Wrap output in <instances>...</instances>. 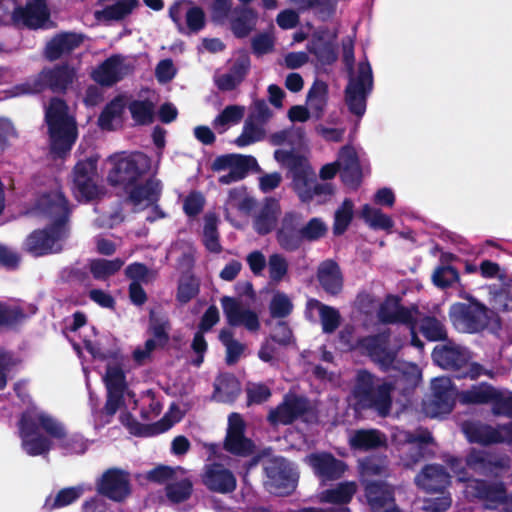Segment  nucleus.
<instances>
[{"label":"nucleus","mask_w":512,"mask_h":512,"mask_svg":"<svg viewBox=\"0 0 512 512\" xmlns=\"http://www.w3.org/2000/svg\"><path fill=\"white\" fill-rule=\"evenodd\" d=\"M274 159L287 169L286 177L302 203H309L315 196L330 197L335 193L331 183H317L315 172L308 159L293 150L277 149Z\"/></svg>","instance_id":"nucleus-1"},{"label":"nucleus","mask_w":512,"mask_h":512,"mask_svg":"<svg viewBox=\"0 0 512 512\" xmlns=\"http://www.w3.org/2000/svg\"><path fill=\"white\" fill-rule=\"evenodd\" d=\"M69 110L67 102L57 96L51 97L44 109L50 152L54 158H66L78 139L77 120Z\"/></svg>","instance_id":"nucleus-2"},{"label":"nucleus","mask_w":512,"mask_h":512,"mask_svg":"<svg viewBox=\"0 0 512 512\" xmlns=\"http://www.w3.org/2000/svg\"><path fill=\"white\" fill-rule=\"evenodd\" d=\"M395 385L366 369L357 371L351 396L356 411H371L380 417L390 415Z\"/></svg>","instance_id":"nucleus-3"},{"label":"nucleus","mask_w":512,"mask_h":512,"mask_svg":"<svg viewBox=\"0 0 512 512\" xmlns=\"http://www.w3.org/2000/svg\"><path fill=\"white\" fill-rule=\"evenodd\" d=\"M77 78L76 69L68 64L59 63L44 67L39 73L27 78L12 88V95L19 97L37 95L49 90L56 95H65Z\"/></svg>","instance_id":"nucleus-4"},{"label":"nucleus","mask_w":512,"mask_h":512,"mask_svg":"<svg viewBox=\"0 0 512 512\" xmlns=\"http://www.w3.org/2000/svg\"><path fill=\"white\" fill-rule=\"evenodd\" d=\"M467 303H454L449 310L452 323L463 332L474 334L484 331L493 320L500 328V318L484 303L472 295H467Z\"/></svg>","instance_id":"nucleus-5"},{"label":"nucleus","mask_w":512,"mask_h":512,"mask_svg":"<svg viewBox=\"0 0 512 512\" xmlns=\"http://www.w3.org/2000/svg\"><path fill=\"white\" fill-rule=\"evenodd\" d=\"M373 89V74L368 62L359 63L358 74L351 77L345 88V103L351 114L358 118L366 112L367 98Z\"/></svg>","instance_id":"nucleus-6"},{"label":"nucleus","mask_w":512,"mask_h":512,"mask_svg":"<svg viewBox=\"0 0 512 512\" xmlns=\"http://www.w3.org/2000/svg\"><path fill=\"white\" fill-rule=\"evenodd\" d=\"M309 416H316L310 400L302 395L288 393L281 403L269 411L267 420L272 426L291 425L300 418L309 422Z\"/></svg>","instance_id":"nucleus-7"},{"label":"nucleus","mask_w":512,"mask_h":512,"mask_svg":"<svg viewBox=\"0 0 512 512\" xmlns=\"http://www.w3.org/2000/svg\"><path fill=\"white\" fill-rule=\"evenodd\" d=\"M265 487L271 494L286 496L291 494L297 485L298 474L290 461L284 457H275L267 461Z\"/></svg>","instance_id":"nucleus-8"},{"label":"nucleus","mask_w":512,"mask_h":512,"mask_svg":"<svg viewBox=\"0 0 512 512\" xmlns=\"http://www.w3.org/2000/svg\"><path fill=\"white\" fill-rule=\"evenodd\" d=\"M148 169L147 159L142 155L119 158L109 171L107 180L113 187L126 191L135 182L142 180Z\"/></svg>","instance_id":"nucleus-9"},{"label":"nucleus","mask_w":512,"mask_h":512,"mask_svg":"<svg viewBox=\"0 0 512 512\" xmlns=\"http://www.w3.org/2000/svg\"><path fill=\"white\" fill-rule=\"evenodd\" d=\"M98 160V155L79 160L72 171L73 189L86 202L96 199L99 193L96 183Z\"/></svg>","instance_id":"nucleus-10"},{"label":"nucleus","mask_w":512,"mask_h":512,"mask_svg":"<svg viewBox=\"0 0 512 512\" xmlns=\"http://www.w3.org/2000/svg\"><path fill=\"white\" fill-rule=\"evenodd\" d=\"M432 442L433 437L427 430L421 433L405 432L403 443L399 448L403 466L412 469L421 461L431 457L433 451L429 445Z\"/></svg>","instance_id":"nucleus-11"},{"label":"nucleus","mask_w":512,"mask_h":512,"mask_svg":"<svg viewBox=\"0 0 512 512\" xmlns=\"http://www.w3.org/2000/svg\"><path fill=\"white\" fill-rule=\"evenodd\" d=\"M391 333L390 330H384L374 335H368L358 338V345L372 361L387 371L397 357V352L389 348Z\"/></svg>","instance_id":"nucleus-12"},{"label":"nucleus","mask_w":512,"mask_h":512,"mask_svg":"<svg viewBox=\"0 0 512 512\" xmlns=\"http://www.w3.org/2000/svg\"><path fill=\"white\" fill-rule=\"evenodd\" d=\"M96 489L100 495L122 502L131 494L130 474L120 468H109L97 480Z\"/></svg>","instance_id":"nucleus-13"},{"label":"nucleus","mask_w":512,"mask_h":512,"mask_svg":"<svg viewBox=\"0 0 512 512\" xmlns=\"http://www.w3.org/2000/svg\"><path fill=\"white\" fill-rule=\"evenodd\" d=\"M467 488L472 497L483 502L485 509L496 510L505 504L506 485L502 481H488L485 479H471Z\"/></svg>","instance_id":"nucleus-14"},{"label":"nucleus","mask_w":512,"mask_h":512,"mask_svg":"<svg viewBox=\"0 0 512 512\" xmlns=\"http://www.w3.org/2000/svg\"><path fill=\"white\" fill-rule=\"evenodd\" d=\"M306 463L322 482L340 479L347 470V464L330 452H314L306 456Z\"/></svg>","instance_id":"nucleus-15"},{"label":"nucleus","mask_w":512,"mask_h":512,"mask_svg":"<svg viewBox=\"0 0 512 512\" xmlns=\"http://www.w3.org/2000/svg\"><path fill=\"white\" fill-rule=\"evenodd\" d=\"M223 313L227 323L231 327L244 326L250 332H256L260 329V321L256 312L243 308L241 303L230 296L221 298Z\"/></svg>","instance_id":"nucleus-16"},{"label":"nucleus","mask_w":512,"mask_h":512,"mask_svg":"<svg viewBox=\"0 0 512 512\" xmlns=\"http://www.w3.org/2000/svg\"><path fill=\"white\" fill-rule=\"evenodd\" d=\"M39 206L44 214L53 219L55 229L69 232L68 221L70 217L69 202L61 192H51L43 195L39 200Z\"/></svg>","instance_id":"nucleus-17"},{"label":"nucleus","mask_w":512,"mask_h":512,"mask_svg":"<svg viewBox=\"0 0 512 512\" xmlns=\"http://www.w3.org/2000/svg\"><path fill=\"white\" fill-rule=\"evenodd\" d=\"M68 232L55 229L48 225L44 229H37L31 232L25 240L26 250L34 256H43L53 252L54 245L66 238Z\"/></svg>","instance_id":"nucleus-18"},{"label":"nucleus","mask_w":512,"mask_h":512,"mask_svg":"<svg viewBox=\"0 0 512 512\" xmlns=\"http://www.w3.org/2000/svg\"><path fill=\"white\" fill-rule=\"evenodd\" d=\"M364 497L370 512H378L382 508L396 502L395 486L384 480H365L362 482Z\"/></svg>","instance_id":"nucleus-19"},{"label":"nucleus","mask_w":512,"mask_h":512,"mask_svg":"<svg viewBox=\"0 0 512 512\" xmlns=\"http://www.w3.org/2000/svg\"><path fill=\"white\" fill-rule=\"evenodd\" d=\"M202 482L208 490L221 494L232 493L237 487L235 475L221 463L206 465Z\"/></svg>","instance_id":"nucleus-20"},{"label":"nucleus","mask_w":512,"mask_h":512,"mask_svg":"<svg viewBox=\"0 0 512 512\" xmlns=\"http://www.w3.org/2000/svg\"><path fill=\"white\" fill-rule=\"evenodd\" d=\"M431 389L432 398L429 404L431 415L449 414L455 405V390L452 387L451 379L448 377L435 378L432 381Z\"/></svg>","instance_id":"nucleus-21"},{"label":"nucleus","mask_w":512,"mask_h":512,"mask_svg":"<svg viewBox=\"0 0 512 512\" xmlns=\"http://www.w3.org/2000/svg\"><path fill=\"white\" fill-rule=\"evenodd\" d=\"M49 16L46 0H27L25 7H17L12 13L15 23H21L30 29L42 28Z\"/></svg>","instance_id":"nucleus-22"},{"label":"nucleus","mask_w":512,"mask_h":512,"mask_svg":"<svg viewBox=\"0 0 512 512\" xmlns=\"http://www.w3.org/2000/svg\"><path fill=\"white\" fill-rule=\"evenodd\" d=\"M84 42V35L76 32H60L46 44L44 55L49 61H56L70 55Z\"/></svg>","instance_id":"nucleus-23"},{"label":"nucleus","mask_w":512,"mask_h":512,"mask_svg":"<svg viewBox=\"0 0 512 512\" xmlns=\"http://www.w3.org/2000/svg\"><path fill=\"white\" fill-rule=\"evenodd\" d=\"M126 68L123 57L114 54L98 65L91 73V77L101 86L111 87L124 78L127 74Z\"/></svg>","instance_id":"nucleus-24"},{"label":"nucleus","mask_w":512,"mask_h":512,"mask_svg":"<svg viewBox=\"0 0 512 512\" xmlns=\"http://www.w3.org/2000/svg\"><path fill=\"white\" fill-rule=\"evenodd\" d=\"M276 239L280 247L288 252H294L301 247L303 238L299 217L296 213H285L281 221V226L277 230Z\"/></svg>","instance_id":"nucleus-25"},{"label":"nucleus","mask_w":512,"mask_h":512,"mask_svg":"<svg viewBox=\"0 0 512 512\" xmlns=\"http://www.w3.org/2000/svg\"><path fill=\"white\" fill-rule=\"evenodd\" d=\"M450 475L439 464H428L415 477V483L428 493L443 492L450 485Z\"/></svg>","instance_id":"nucleus-26"},{"label":"nucleus","mask_w":512,"mask_h":512,"mask_svg":"<svg viewBox=\"0 0 512 512\" xmlns=\"http://www.w3.org/2000/svg\"><path fill=\"white\" fill-rule=\"evenodd\" d=\"M434 362L443 369L450 370L454 374L460 373L469 362L470 356L466 349L460 346L436 347L432 352Z\"/></svg>","instance_id":"nucleus-27"},{"label":"nucleus","mask_w":512,"mask_h":512,"mask_svg":"<svg viewBox=\"0 0 512 512\" xmlns=\"http://www.w3.org/2000/svg\"><path fill=\"white\" fill-rule=\"evenodd\" d=\"M462 431L468 442L490 446L503 443V434L497 427L480 421H466L462 424Z\"/></svg>","instance_id":"nucleus-28"},{"label":"nucleus","mask_w":512,"mask_h":512,"mask_svg":"<svg viewBox=\"0 0 512 512\" xmlns=\"http://www.w3.org/2000/svg\"><path fill=\"white\" fill-rule=\"evenodd\" d=\"M317 281L326 294L339 295L343 290V274L339 264L332 259L322 261L316 273Z\"/></svg>","instance_id":"nucleus-29"},{"label":"nucleus","mask_w":512,"mask_h":512,"mask_svg":"<svg viewBox=\"0 0 512 512\" xmlns=\"http://www.w3.org/2000/svg\"><path fill=\"white\" fill-rule=\"evenodd\" d=\"M124 192L134 206L140 205L143 201H147L148 205H155L161 197L162 184L158 179L148 178L144 182H135Z\"/></svg>","instance_id":"nucleus-30"},{"label":"nucleus","mask_w":512,"mask_h":512,"mask_svg":"<svg viewBox=\"0 0 512 512\" xmlns=\"http://www.w3.org/2000/svg\"><path fill=\"white\" fill-rule=\"evenodd\" d=\"M230 30L238 39L246 38L256 29L258 13L248 6H236L229 18Z\"/></svg>","instance_id":"nucleus-31"},{"label":"nucleus","mask_w":512,"mask_h":512,"mask_svg":"<svg viewBox=\"0 0 512 512\" xmlns=\"http://www.w3.org/2000/svg\"><path fill=\"white\" fill-rule=\"evenodd\" d=\"M171 322L167 315L149 312L147 333L151 336L156 349H165L170 341Z\"/></svg>","instance_id":"nucleus-32"},{"label":"nucleus","mask_w":512,"mask_h":512,"mask_svg":"<svg viewBox=\"0 0 512 512\" xmlns=\"http://www.w3.org/2000/svg\"><path fill=\"white\" fill-rule=\"evenodd\" d=\"M343 165L340 168L342 182L353 189H357L362 181V170L356 153L348 147L342 149Z\"/></svg>","instance_id":"nucleus-33"},{"label":"nucleus","mask_w":512,"mask_h":512,"mask_svg":"<svg viewBox=\"0 0 512 512\" xmlns=\"http://www.w3.org/2000/svg\"><path fill=\"white\" fill-rule=\"evenodd\" d=\"M279 212V201L273 197L266 198L262 208L254 219V230L259 235L269 234L277 223Z\"/></svg>","instance_id":"nucleus-34"},{"label":"nucleus","mask_w":512,"mask_h":512,"mask_svg":"<svg viewBox=\"0 0 512 512\" xmlns=\"http://www.w3.org/2000/svg\"><path fill=\"white\" fill-rule=\"evenodd\" d=\"M306 310L307 313L312 310H318L322 331L325 334L334 333L341 324L340 312L332 306L323 304L318 299H308L306 303Z\"/></svg>","instance_id":"nucleus-35"},{"label":"nucleus","mask_w":512,"mask_h":512,"mask_svg":"<svg viewBox=\"0 0 512 512\" xmlns=\"http://www.w3.org/2000/svg\"><path fill=\"white\" fill-rule=\"evenodd\" d=\"M119 419L121 424L128 429L129 433L137 437L157 435L170 427V424H164V419L153 424L140 423L129 411L122 412Z\"/></svg>","instance_id":"nucleus-36"},{"label":"nucleus","mask_w":512,"mask_h":512,"mask_svg":"<svg viewBox=\"0 0 512 512\" xmlns=\"http://www.w3.org/2000/svg\"><path fill=\"white\" fill-rule=\"evenodd\" d=\"M350 447L357 451H369L386 445L385 434L377 429H359L349 440Z\"/></svg>","instance_id":"nucleus-37"},{"label":"nucleus","mask_w":512,"mask_h":512,"mask_svg":"<svg viewBox=\"0 0 512 512\" xmlns=\"http://www.w3.org/2000/svg\"><path fill=\"white\" fill-rule=\"evenodd\" d=\"M240 392V382L232 373H222L214 382V396L221 402H234Z\"/></svg>","instance_id":"nucleus-38"},{"label":"nucleus","mask_w":512,"mask_h":512,"mask_svg":"<svg viewBox=\"0 0 512 512\" xmlns=\"http://www.w3.org/2000/svg\"><path fill=\"white\" fill-rule=\"evenodd\" d=\"M497 388L488 382L472 385L469 389L460 393L461 402L464 404L484 405L493 402Z\"/></svg>","instance_id":"nucleus-39"},{"label":"nucleus","mask_w":512,"mask_h":512,"mask_svg":"<svg viewBox=\"0 0 512 512\" xmlns=\"http://www.w3.org/2000/svg\"><path fill=\"white\" fill-rule=\"evenodd\" d=\"M307 108L316 120H320L328 102V86L325 82H315L307 93Z\"/></svg>","instance_id":"nucleus-40"},{"label":"nucleus","mask_w":512,"mask_h":512,"mask_svg":"<svg viewBox=\"0 0 512 512\" xmlns=\"http://www.w3.org/2000/svg\"><path fill=\"white\" fill-rule=\"evenodd\" d=\"M124 265V260L115 258H95L89 261V271L95 280L106 281L118 273Z\"/></svg>","instance_id":"nucleus-41"},{"label":"nucleus","mask_w":512,"mask_h":512,"mask_svg":"<svg viewBox=\"0 0 512 512\" xmlns=\"http://www.w3.org/2000/svg\"><path fill=\"white\" fill-rule=\"evenodd\" d=\"M308 51L323 65H331L338 59L336 45L322 36L314 37L308 44Z\"/></svg>","instance_id":"nucleus-42"},{"label":"nucleus","mask_w":512,"mask_h":512,"mask_svg":"<svg viewBox=\"0 0 512 512\" xmlns=\"http://www.w3.org/2000/svg\"><path fill=\"white\" fill-rule=\"evenodd\" d=\"M219 219L215 213H208L204 217L203 244L212 253L222 252L218 232Z\"/></svg>","instance_id":"nucleus-43"},{"label":"nucleus","mask_w":512,"mask_h":512,"mask_svg":"<svg viewBox=\"0 0 512 512\" xmlns=\"http://www.w3.org/2000/svg\"><path fill=\"white\" fill-rule=\"evenodd\" d=\"M128 110L136 125L145 126L154 121L155 104L149 99L130 101Z\"/></svg>","instance_id":"nucleus-44"},{"label":"nucleus","mask_w":512,"mask_h":512,"mask_svg":"<svg viewBox=\"0 0 512 512\" xmlns=\"http://www.w3.org/2000/svg\"><path fill=\"white\" fill-rule=\"evenodd\" d=\"M356 489L357 487L354 482H342L335 488L323 491L321 500L326 503L345 505L352 500Z\"/></svg>","instance_id":"nucleus-45"},{"label":"nucleus","mask_w":512,"mask_h":512,"mask_svg":"<svg viewBox=\"0 0 512 512\" xmlns=\"http://www.w3.org/2000/svg\"><path fill=\"white\" fill-rule=\"evenodd\" d=\"M255 445L245 434L226 435L223 449L232 455L248 457L254 453Z\"/></svg>","instance_id":"nucleus-46"},{"label":"nucleus","mask_w":512,"mask_h":512,"mask_svg":"<svg viewBox=\"0 0 512 512\" xmlns=\"http://www.w3.org/2000/svg\"><path fill=\"white\" fill-rule=\"evenodd\" d=\"M125 109V103L121 96H116L108 102L98 117V126L102 130H112L113 121L122 116Z\"/></svg>","instance_id":"nucleus-47"},{"label":"nucleus","mask_w":512,"mask_h":512,"mask_svg":"<svg viewBox=\"0 0 512 512\" xmlns=\"http://www.w3.org/2000/svg\"><path fill=\"white\" fill-rule=\"evenodd\" d=\"M301 11L315 9L318 17L327 21L336 12L338 0H293Z\"/></svg>","instance_id":"nucleus-48"},{"label":"nucleus","mask_w":512,"mask_h":512,"mask_svg":"<svg viewBox=\"0 0 512 512\" xmlns=\"http://www.w3.org/2000/svg\"><path fill=\"white\" fill-rule=\"evenodd\" d=\"M193 492V483L189 478L174 480L165 486L167 499L174 504H180L187 501Z\"/></svg>","instance_id":"nucleus-49"},{"label":"nucleus","mask_w":512,"mask_h":512,"mask_svg":"<svg viewBox=\"0 0 512 512\" xmlns=\"http://www.w3.org/2000/svg\"><path fill=\"white\" fill-rule=\"evenodd\" d=\"M361 217L374 230L390 231L394 222L392 218L384 214L380 209L365 204L361 210Z\"/></svg>","instance_id":"nucleus-50"},{"label":"nucleus","mask_w":512,"mask_h":512,"mask_svg":"<svg viewBox=\"0 0 512 512\" xmlns=\"http://www.w3.org/2000/svg\"><path fill=\"white\" fill-rule=\"evenodd\" d=\"M354 203L350 198H345L334 214L333 234L343 235L353 220Z\"/></svg>","instance_id":"nucleus-51"},{"label":"nucleus","mask_w":512,"mask_h":512,"mask_svg":"<svg viewBox=\"0 0 512 512\" xmlns=\"http://www.w3.org/2000/svg\"><path fill=\"white\" fill-rule=\"evenodd\" d=\"M419 329L428 341H444L447 339L445 325L435 316L422 318Z\"/></svg>","instance_id":"nucleus-52"},{"label":"nucleus","mask_w":512,"mask_h":512,"mask_svg":"<svg viewBox=\"0 0 512 512\" xmlns=\"http://www.w3.org/2000/svg\"><path fill=\"white\" fill-rule=\"evenodd\" d=\"M26 319L23 308L0 302V330L11 329Z\"/></svg>","instance_id":"nucleus-53"},{"label":"nucleus","mask_w":512,"mask_h":512,"mask_svg":"<svg viewBox=\"0 0 512 512\" xmlns=\"http://www.w3.org/2000/svg\"><path fill=\"white\" fill-rule=\"evenodd\" d=\"M178 471L184 472L180 466L171 467L168 465L160 464L147 471L145 479L151 483L166 486L171 481L176 480Z\"/></svg>","instance_id":"nucleus-54"},{"label":"nucleus","mask_w":512,"mask_h":512,"mask_svg":"<svg viewBox=\"0 0 512 512\" xmlns=\"http://www.w3.org/2000/svg\"><path fill=\"white\" fill-rule=\"evenodd\" d=\"M264 129L251 119H246L242 133L235 139L234 143L238 147H246L264 138Z\"/></svg>","instance_id":"nucleus-55"},{"label":"nucleus","mask_w":512,"mask_h":512,"mask_svg":"<svg viewBox=\"0 0 512 512\" xmlns=\"http://www.w3.org/2000/svg\"><path fill=\"white\" fill-rule=\"evenodd\" d=\"M22 448L30 456L47 454L51 449V441L43 435L22 437Z\"/></svg>","instance_id":"nucleus-56"},{"label":"nucleus","mask_w":512,"mask_h":512,"mask_svg":"<svg viewBox=\"0 0 512 512\" xmlns=\"http://www.w3.org/2000/svg\"><path fill=\"white\" fill-rule=\"evenodd\" d=\"M491 413L496 416H505L512 419V392L497 389L492 405Z\"/></svg>","instance_id":"nucleus-57"},{"label":"nucleus","mask_w":512,"mask_h":512,"mask_svg":"<svg viewBox=\"0 0 512 512\" xmlns=\"http://www.w3.org/2000/svg\"><path fill=\"white\" fill-rule=\"evenodd\" d=\"M256 163V159L250 155L225 154L215 158L211 165L213 171L233 169L236 164Z\"/></svg>","instance_id":"nucleus-58"},{"label":"nucleus","mask_w":512,"mask_h":512,"mask_svg":"<svg viewBox=\"0 0 512 512\" xmlns=\"http://www.w3.org/2000/svg\"><path fill=\"white\" fill-rule=\"evenodd\" d=\"M300 228L303 241L307 242H315L320 240L327 234L328 231L325 222L318 217L311 218L303 227Z\"/></svg>","instance_id":"nucleus-59"},{"label":"nucleus","mask_w":512,"mask_h":512,"mask_svg":"<svg viewBox=\"0 0 512 512\" xmlns=\"http://www.w3.org/2000/svg\"><path fill=\"white\" fill-rule=\"evenodd\" d=\"M125 275L131 282L148 284L156 278V271L149 269L144 263L134 262L125 269Z\"/></svg>","instance_id":"nucleus-60"},{"label":"nucleus","mask_w":512,"mask_h":512,"mask_svg":"<svg viewBox=\"0 0 512 512\" xmlns=\"http://www.w3.org/2000/svg\"><path fill=\"white\" fill-rule=\"evenodd\" d=\"M107 390L126 391L127 383L123 369L118 365H108L104 376Z\"/></svg>","instance_id":"nucleus-61"},{"label":"nucleus","mask_w":512,"mask_h":512,"mask_svg":"<svg viewBox=\"0 0 512 512\" xmlns=\"http://www.w3.org/2000/svg\"><path fill=\"white\" fill-rule=\"evenodd\" d=\"M199 282L194 276L181 280L178 284L176 299L180 304H187L199 294Z\"/></svg>","instance_id":"nucleus-62"},{"label":"nucleus","mask_w":512,"mask_h":512,"mask_svg":"<svg viewBox=\"0 0 512 512\" xmlns=\"http://www.w3.org/2000/svg\"><path fill=\"white\" fill-rule=\"evenodd\" d=\"M269 310L273 318H285L291 314L293 304L286 294L278 292L272 297Z\"/></svg>","instance_id":"nucleus-63"},{"label":"nucleus","mask_w":512,"mask_h":512,"mask_svg":"<svg viewBox=\"0 0 512 512\" xmlns=\"http://www.w3.org/2000/svg\"><path fill=\"white\" fill-rule=\"evenodd\" d=\"M459 280L458 270L453 266H439L432 275V281L439 288H448Z\"/></svg>","instance_id":"nucleus-64"}]
</instances>
